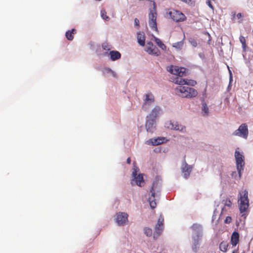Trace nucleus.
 Here are the masks:
<instances>
[{
  "label": "nucleus",
  "mask_w": 253,
  "mask_h": 253,
  "mask_svg": "<svg viewBox=\"0 0 253 253\" xmlns=\"http://www.w3.org/2000/svg\"><path fill=\"white\" fill-rule=\"evenodd\" d=\"M207 3L208 4V5L211 9H213V6H212V5L211 4V2L210 0H208V1H207Z\"/></svg>",
  "instance_id": "nucleus-37"
},
{
  "label": "nucleus",
  "mask_w": 253,
  "mask_h": 253,
  "mask_svg": "<svg viewBox=\"0 0 253 253\" xmlns=\"http://www.w3.org/2000/svg\"><path fill=\"white\" fill-rule=\"evenodd\" d=\"M116 222L119 225H124L128 222V214L126 212H119L116 215Z\"/></svg>",
  "instance_id": "nucleus-12"
},
{
  "label": "nucleus",
  "mask_w": 253,
  "mask_h": 253,
  "mask_svg": "<svg viewBox=\"0 0 253 253\" xmlns=\"http://www.w3.org/2000/svg\"><path fill=\"white\" fill-rule=\"evenodd\" d=\"M110 59L112 61H115L116 60L121 58V54L118 51L115 50H112L110 52Z\"/></svg>",
  "instance_id": "nucleus-19"
},
{
  "label": "nucleus",
  "mask_w": 253,
  "mask_h": 253,
  "mask_svg": "<svg viewBox=\"0 0 253 253\" xmlns=\"http://www.w3.org/2000/svg\"><path fill=\"white\" fill-rule=\"evenodd\" d=\"M249 131L248 126L246 124H242L233 133V135L238 136L247 139L248 136Z\"/></svg>",
  "instance_id": "nucleus-10"
},
{
  "label": "nucleus",
  "mask_w": 253,
  "mask_h": 253,
  "mask_svg": "<svg viewBox=\"0 0 253 253\" xmlns=\"http://www.w3.org/2000/svg\"><path fill=\"white\" fill-rule=\"evenodd\" d=\"M168 70L173 75H177L179 77H182L185 75L186 69L176 66H171Z\"/></svg>",
  "instance_id": "nucleus-11"
},
{
  "label": "nucleus",
  "mask_w": 253,
  "mask_h": 253,
  "mask_svg": "<svg viewBox=\"0 0 253 253\" xmlns=\"http://www.w3.org/2000/svg\"><path fill=\"white\" fill-rule=\"evenodd\" d=\"M160 192V189L159 186L158 185L157 183L154 182L150 189L151 194L148 199L150 206L152 209H155L157 206L155 199V195L156 193H159Z\"/></svg>",
  "instance_id": "nucleus-4"
},
{
  "label": "nucleus",
  "mask_w": 253,
  "mask_h": 253,
  "mask_svg": "<svg viewBox=\"0 0 253 253\" xmlns=\"http://www.w3.org/2000/svg\"><path fill=\"white\" fill-rule=\"evenodd\" d=\"M189 42L193 47L197 46L198 44H197V41L194 39L190 38L189 39Z\"/></svg>",
  "instance_id": "nucleus-33"
},
{
  "label": "nucleus",
  "mask_w": 253,
  "mask_h": 253,
  "mask_svg": "<svg viewBox=\"0 0 253 253\" xmlns=\"http://www.w3.org/2000/svg\"><path fill=\"white\" fill-rule=\"evenodd\" d=\"M198 226H199V225H197V224H193V225H192V227L193 229H194L195 228H196V227H197Z\"/></svg>",
  "instance_id": "nucleus-43"
},
{
  "label": "nucleus",
  "mask_w": 253,
  "mask_h": 253,
  "mask_svg": "<svg viewBox=\"0 0 253 253\" xmlns=\"http://www.w3.org/2000/svg\"><path fill=\"white\" fill-rule=\"evenodd\" d=\"M183 42H176L174 43H173V47L178 48V49H181L182 47L183 46Z\"/></svg>",
  "instance_id": "nucleus-31"
},
{
  "label": "nucleus",
  "mask_w": 253,
  "mask_h": 253,
  "mask_svg": "<svg viewBox=\"0 0 253 253\" xmlns=\"http://www.w3.org/2000/svg\"><path fill=\"white\" fill-rule=\"evenodd\" d=\"M192 167L186 163V161L184 159L182 164V171L184 174V176L186 178L189 176Z\"/></svg>",
  "instance_id": "nucleus-14"
},
{
  "label": "nucleus",
  "mask_w": 253,
  "mask_h": 253,
  "mask_svg": "<svg viewBox=\"0 0 253 253\" xmlns=\"http://www.w3.org/2000/svg\"><path fill=\"white\" fill-rule=\"evenodd\" d=\"M235 157L236 160V164L237 169L238 172L239 176L241 177L242 172L243 171L245 162L243 155L238 150H236L235 152Z\"/></svg>",
  "instance_id": "nucleus-5"
},
{
  "label": "nucleus",
  "mask_w": 253,
  "mask_h": 253,
  "mask_svg": "<svg viewBox=\"0 0 253 253\" xmlns=\"http://www.w3.org/2000/svg\"><path fill=\"white\" fill-rule=\"evenodd\" d=\"M144 102L143 103L142 108V109L146 111H147L150 107L154 103L155 101V98L153 94L149 92L144 95Z\"/></svg>",
  "instance_id": "nucleus-9"
},
{
  "label": "nucleus",
  "mask_w": 253,
  "mask_h": 253,
  "mask_svg": "<svg viewBox=\"0 0 253 253\" xmlns=\"http://www.w3.org/2000/svg\"><path fill=\"white\" fill-rule=\"evenodd\" d=\"M198 242H199L198 240L195 241V242H194L195 248H193L194 250L195 249L196 250L197 246H198L199 244Z\"/></svg>",
  "instance_id": "nucleus-40"
},
{
  "label": "nucleus",
  "mask_w": 253,
  "mask_h": 253,
  "mask_svg": "<svg viewBox=\"0 0 253 253\" xmlns=\"http://www.w3.org/2000/svg\"><path fill=\"white\" fill-rule=\"evenodd\" d=\"M166 139L165 137H158L157 138H151L146 141V144L153 146L158 145L163 143Z\"/></svg>",
  "instance_id": "nucleus-15"
},
{
  "label": "nucleus",
  "mask_w": 253,
  "mask_h": 253,
  "mask_svg": "<svg viewBox=\"0 0 253 253\" xmlns=\"http://www.w3.org/2000/svg\"><path fill=\"white\" fill-rule=\"evenodd\" d=\"M133 165H134V163H133ZM139 171V169L136 166L133 165V171L132 175V176H136L137 175V172Z\"/></svg>",
  "instance_id": "nucleus-35"
},
{
  "label": "nucleus",
  "mask_w": 253,
  "mask_h": 253,
  "mask_svg": "<svg viewBox=\"0 0 253 253\" xmlns=\"http://www.w3.org/2000/svg\"><path fill=\"white\" fill-rule=\"evenodd\" d=\"M144 232L145 234L148 237H150L152 235V229L148 227H145L144 228Z\"/></svg>",
  "instance_id": "nucleus-26"
},
{
  "label": "nucleus",
  "mask_w": 253,
  "mask_h": 253,
  "mask_svg": "<svg viewBox=\"0 0 253 253\" xmlns=\"http://www.w3.org/2000/svg\"><path fill=\"white\" fill-rule=\"evenodd\" d=\"M146 130L148 132L153 133L155 129V121L154 119L147 120L145 124Z\"/></svg>",
  "instance_id": "nucleus-16"
},
{
  "label": "nucleus",
  "mask_w": 253,
  "mask_h": 253,
  "mask_svg": "<svg viewBox=\"0 0 253 253\" xmlns=\"http://www.w3.org/2000/svg\"><path fill=\"white\" fill-rule=\"evenodd\" d=\"M146 51L149 54L155 56H159L161 53L160 50L151 42L147 43Z\"/></svg>",
  "instance_id": "nucleus-13"
},
{
  "label": "nucleus",
  "mask_w": 253,
  "mask_h": 253,
  "mask_svg": "<svg viewBox=\"0 0 253 253\" xmlns=\"http://www.w3.org/2000/svg\"><path fill=\"white\" fill-rule=\"evenodd\" d=\"M137 40L138 44L144 46L145 43V36L143 32H138L137 34Z\"/></svg>",
  "instance_id": "nucleus-18"
},
{
  "label": "nucleus",
  "mask_w": 253,
  "mask_h": 253,
  "mask_svg": "<svg viewBox=\"0 0 253 253\" xmlns=\"http://www.w3.org/2000/svg\"><path fill=\"white\" fill-rule=\"evenodd\" d=\"M222 203V204H224V206H226L230 208L232 206V202L229 199H226L225 200H223Z\"/></svg>",
  "instance_id": "nucleus-28"
},
{
  "label": "nucleus",
  "mask_w": 253,
  "mask_h": 253,
  "mask_svg": "<svg viewBox=\"0 0 253 253\" xmlns=\"http://www.w3.org/2000/svg\"><path fill=\"white\" fill-rule=\"evenodd\" d=\"M175 93L178 96L187 98H194L198 95L197 91L189 86L179 85L175 89Z\"/></svg>",
  "instance_id": "nucleus-1"
},
{
  "label": "nucleus",
  "mask_w": 253,
  "mask_h": 253,
  "mask_svg": "<svg viewBox=\"0 0 253 253\" xmlns=\"http://www.w3.org/2000/svg\"><path fill=\"white\" fill-rule=\"evenodd\" d=\"M223 211H224V208H223L222 209L221 212V214H223Z\"/></svg>",
  "instance_id": "nucleus-45"
},
{
  "label": "nucleus",
  "mask_w": 253,
  "mask_h": 253,
  "mask_svg": "<svg viewBox=\"0 0 253 253\" xmlns=\"http://www.w3.org/2000/svg\"><path fill=\"white\" fill-rule=\"evenodd\" d=\"M76 33V30L72 29L71 30H68L66 33V37L69 41H72L74 39V34Z\"/></svg>",
  "instance_id": "nucleus-22"
},
{
  "label": "nucleus",
  "mask_w": 253,
  "mask_h": 253,
  "mask_svg": "<svg viewBox=\"0 0 253 253\" xmlns=\"http://www.w3.org/2000/svg\"><path fill=\"white\" fill-rule=\"evenodd\" d=\"M102 47L104 50H110L111 49L110 45L108 43H104L102 45Z\"/></svg>",
  "instance_id": "nucleus-34"
},
{
  "label": "nucleus",
  "mask_w": 253,
  "mask_h": 253,
  "mask_svg": "<svg viewBox=\"0 0 253 253\" xmlns=\"http://www.w3.org/2000/svg\"><path fill=\"white\" fill-rule=\"evenodd\" d=\"M160 111V108L159 107H155L152 111H151V113L149 115V117L151 118V119H154L155 120V118L157 117L159 111Z\"/></svg>",
  "instance_id": "nucleus-21"
},
{
  "label": "nucleus",
  "mask_w": 253,
  "mask_h": 253,
  "mask_svg": "<svg viewBox=\"0 0 253 253\" xmlns=\"http://www.w3.org/2000/svg\"><path fill=\"white\" fill-rule=\"evenodd\" d=\"M240 41L241 43L242 44V46L243 48H245L246 46V40L245 37H244L242 36H241L239 38Z\"/></svg>",
  "instance_id": "nucleus-32"
},
{
  "label": "nucleus",
  "mask_w": 253,
  "mask_h": 253,
  "mask_svg": "<svg viewBox=\"0 0 253 253\" xmlns=\"http://www.w3.org/2000/svg\"><path fill=\"white\" fill-rule=\"evenodd\" d=\"M133 177V180L135 181L136 184L141 186V184L144 183L143 177L142 174H139L136 176H132Z\"/></svg>",
  "instance_id": "nucleus-20"
},
{
  "label": "nucleus",
  "mask_w": 253,
  "mask_h": 253,
  "mask_svg": "<svg viewBox=\"0 0 253 253\" xmlns=\"http://www.w3.org/2000/svg\"><path fill=\"white\" fill-rule=\"evenodd\" d=\"M155 41L156 44L163 50H166L167 47L162 42L160 39L155 37Z\"/></svg>",
  "instance_id": "nucleus-25"
},
{
  "label": "nucleus",
  "mask_w": 253,
  "mask_h": 253,
  "mask_svg": "<svg viewBox=\"0 0 253 253\" xmlns=\"http://www.w3.org/2000/svg\"><path fill=\"white\" fill-rule=\"evenodd\" d=\"M166 126L170 129L178 130L181 132H186V127L176 121H169L166 123Z\"/></svg>",
  "instance_id": "nucleus-8"
},
{
  "label": "nucleus",
  "mask_w": 253,
  "mask_h": 253,
  "mask_svg": "<svg viewBox=\"0 0 253 253\" xmlns=\"http://www.w3.org/2000/svg\"><path fill=\"white\" fill-rule=\"evenodd\" d=\"M248 192L245 190L240 193V198L239 201V210L241 213L245 212L249 208V200L248 197Z\"/></svg>",
  "instance_id": "nucleus-3"
},
{
  "label": "nucleus",
  "mask_w": 253,
  "mask_h": 253,
  "mask_svg": "<svg viewBox=\"0 0 253 253\" xmlns=\"http://www.w3.org/2000/svg\"><path fill=\"white\" fill-rule=\"evenodd\" d=\"M109 70L112 73V75L114 77L116 76V74L114 71H112L111 69H109Z\"/></svg>",
  "instance_id": "nucleus-42"
},
{
  "label": "nucleus",
  "mask_w": 253,
  "mask_h": 253,
  "mask_svg": "<svg viewBox=\"0 0 253 253\" xmlns=\"http://www.w3.org/2000/svg\"><path fill=\"white\" fill-rule=\"evenodd\" d=\"M229 244L227 241H222L219 244V250L222 252H226Z\"/></svg>",
  "instance_id": "nucleus-23"
},
{
  "label": "nucleus",
  "mask_w": 253,
  "mask_h": 253,
  "mask_svg": "<svg viewBox=\"0 0 253 253\" xmlns=\"http://www.w3.org/2000/svg\"><path fill=\"white\" fill-rule=\"evenodd\" d=\"M197 84L196 82L192 80H186L185 84L194 86Z\"/></svg>",
  "instance_id": "nucleus-30"
},
{
  "label": "nucleus",
  "mask_w": 253,
  "mask_h": 253,
  "mask_svg": "<svg viewBox=\"0 0 253 253\" xmlns=\"http://www.w3.org/2000/svg\"><path fill=\"white\" fill-rule=\"evenodd\" d=\"M164 217L161 215L159 216L157 223L155 227V231L153 234V238L154 239H157L162 234L164 227Z\"/></svg>",
  "instance_id": "nucleus-7"
},
{
  "label": "nucleus",
  "mask_w": 253,
  "mask_h": 253,
  "mask_svg": "<svg viewBox=\"0 0 253 253\" xmlns=\"http://www.w3.org/2000/svg\"><path fill=\"white\" fill-rule=\"evenodd\" d=\"M126 163L127 164L130 165L131 163V159L130 157H128L126 160Z\"/></svg>",
  "instance_id": "nucleus-41"
},
{
  "label": "nucleus",
  "mask_w": 253,
  "mask_h": 253,
  "mask_svg": "<svg viewBox=\"0 0 253 253\" xmlns=\"http://www.w3.org/2000/svg\"><path fill=\"white\" fill-rule=\"evenodd\" d=\"M239 242V234L238 232L234 231L233 232L231 237V244L233 246H236Z\"/></svg>",
  "instance_id": "nucleus-17"
},
{
  "label": "nucleus",
  "mask_w": 253,
  "mask_h": 253,
  "mask_svg": "<svg viewBox=\"0 0 253 253\" xmlns=\"http://www.w3.org/2000/svg\"><path fill=\"white\" fill-rule=\"evenodd\" d=\"M170 18L176 22H183L187 19L186 16L181 11L172 9L168 13Z\"/></svg>",
  "instance_id": "nucleus-6"
},
{
  "label": "nucleus",
  "mask_w": 253,
  "mask_h": 253,
  "mask_svg": "<svg viewBox=\"0 0 253 253\" xmlns=\"http://www.w3.org/2000/svg\"><path fill=\"white\" fill-rule=\"evenodd\" d=\"M181 77H178L175 78L173 82L176 84L183 86V85H184L185 84V79H183Z\"/></svg>",
  "instance_id": "nucleus-24"
},
{
  "label": "nucleus",
  "mask_w": 253,
  "mask_h": 253,
  "mask_svg": "<svg viewBox=\"0 0 253 253\" xmlns=\"http://www.w3.org/2000/svg\"><path fill=\"white\" fill-rule=\"evenodd\" d=\"M157 5L155 1L152 3V7L149 8V26L153 30H156L157 28Z\"/></svg>",
  "instance_id": "nucleus-2"
},
{
  "label": "nucleus",
  "mask_w": 253,
  "mask_h": 253,
  "mask_svg": "<svg viewBox=\"0 0 253 253\" xmlns=\"http://www.w3.org/2000/svg\"><path fill=\"white\" fill-rule=\"evenodd\" d=\"M202 111L205 115H208L209 113V108L206 103H202Z\"/></svg>",
  "instance_id": "nucleus-27"
},
{
  "label": "nucleus",
  "mask_w": 253,
  "mask_h": 253,
  "mask_svg": "<svg viewBox=\"0 0 253 253\" xmlns=\"http://www.w3.org/2000/svg\"><path fill=\"white\" fill-rule=\"evenodd\" d=\"M101 15L102 18L105 20L106 21H109L110 19V18L107 16L106 15V12L104 9H102L101 11Z\"/></svg>",
  "instance_id": "nucleus-29"
},
{
  "label": "nucleus",
  "mask_w": 253,
  "mask_h": 253,
  "mask_svg": "<svg viewBox=\"0 0 253 253\" xmlns=\"http://www.w3.org/2000/svg\"><path fill=\"white\" fill-rule=\"evenodd\" d=\"M237 17L238 19H240L243 17V15L241 13H239L237 14Z\"/></svg>",
  "instance_id": "nucleus-39"
},
{
  "label": "nucleus",
  "mask_w": 253,
  "mask_h": 253,
  "mask_svg": "<svg viewBox=\"0 0 253 253\" xmlns=\"http://www.w3.org/2000/svg\"><path fill=\"white\" fill-rule=\"evenodd\" d=\"M232 218L231 216H228L226 217L225 219L224 220V223H230L231 222Z\"/></svg>",
  "instance_id": "nucleus-36"
},
{
  "label": "nucleus",
  "mask_w": 253,
  "mask_h": 253,
  "mask_svg": "<svg viewBox=\"0 0 253 253\" xmlns=\"http://www.w3.org/2000/svg\"><path fill=\"white\" fill-rule=\"evenodd\" d=\"M139 24V21L138 19L135 18L134 19V25L135 26H138Z\"/></svg>",
  "instance_id": "nucleus-38"
},
{
  "label": "nucleus",
  "mask_w": 253,
  "mask_h": 253,
  "mask_svg": "<svg viewBox=\"0 0 253 253\" xmlns=\"http://www.w3.org/2000/svg\"><path fill=\"white\" fill-rule=\"evenodd\" d=\"M232 253H238V251L237 250H234Z\"/></svg>",
  "instance_id": "nucleus-44"
}]
</instances>
